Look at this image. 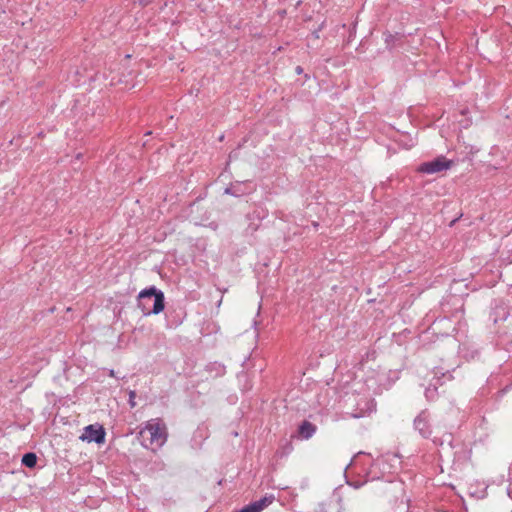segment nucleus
I'll use <instances>...</instances> for the list:
<instances>
[{"instance_id":"20e7f679","label":"nucleus","mask_w":512,"mask_h":512,"mask_svg":"<svg viewBox=\"0 0 512 512\" xmlns=\"http://www.w3.org/2000/svg\"><path fill=\"white\" fill-rule=\"evenodd\" d=\"M454 162L447 159L445 156L440 155L432 161L421 163L417 167V172L422 174H435L450 169Z\"/></svg>"},{"instance_id":"4468645a","label":"nucleus","mask_w":512,"mask_h":512,"mask_svg":"<svg viewBox=\"0 0 512 512\" xmlns=\"http://www.w3.org/2000/svg\"><path fill=\"white\" fill-rule=\"evenodd\" d=\"M225 193L227 194H231L233 196H239L240 193H239V189H237V187H230V188H227L225 190Z\"/></svg>"},{"instance_id":"f3484780","label":"nucleus","mask_w":512,"mask_h":512,"mask_svg":"<svg viewBox=\"0 0 512 512\" xmlns=\"http://www.w3.org/2000/svg\"><path fill=\"white\" fill-rule=\"evenodd\" d=\"M442 376H443V377L448 376V378H449V379H451V378H452V376H451V374H450L449 372H448V373H443V374H442Z\"/></svg>"},{"instance_id":"423d86ee","label":"nucleus","mask_w":512,"mask_h":512,"mask_svg":"<svg viewBox=\"0 0 512 512\" xmlns=\"http://www.w3.org/2000/svg\"><path fill=\"white\" fill-rule=\"evenodd\" d=\"M105 430L100 425H88L84 428L83 434L80 436L82 441L95 442L101 444L105 442Z\"/></svg>"},{"instance_id":"dca6fc26","label":"nucleus","mask_w":512,"mask_h":512,"mask_svg":"<svg viewBox=\"0 0 512 512\" xmlns=\"http://www.w3.org/2000/svg\"><path fill=\"white\" fill-rule=\"evenodd\" d=\"M295 72L299 75L303 73V68L301 66H296Z\"/></svg>"},{"instance_id":"9b49d317","label":"nucleus","mask_w":512,"mask_h":512,"mask_svg":"<svg viewBox=\"0 0 512 512\" xmlns=\"http://www.w3.org/2000/svg\"><path fill=\"white\" fill-rule=\"evenodd\" d=\"M236 512H258L256 509V506L252 503H249L248 505H245L241 509H239Z\"/></svg>"},{"instance_id":"ddd939ff","label":"nucleus","mask_w":512,"mask_h":512,"mask_svg":"<svg viewBox=\"0 0 512 512\" xmlns=\"http://www.w3.org/2000/svg\"><path fill=\"white\" fill-rule=\"evenodd\" d=\"M135 397H136V392L135 391H130L129 392V405L131 408H134L136 406V402H135Z\"/></svg>"},{"instance_id":"f8f14e48","label":"nucleus","mask_w":512,"mask_h":512,"mask_svg":"<svg viewBox=\"0 0 512 512\" xmlns=\"http://www.w3.org/2000/svg\"><path fill=\"white\" fill-rule=\"evenodd\" d=\"M325 26V22L323 21L319 27L317 29H315L312 33H311V36L313 39L315 40H318L320 38V31L324 28Z\"/></svg>"},{"instance_id":"0eeeda50","label":"nucleus","mask_w":512,"mask_h":512,"mask_svg":"<svg viewBox=\"0 0 512 512\" xmlns=\"http://www.w3.org/2000/svg\"><path fill=\"white\" fill-rule=\"evenodd\" d=\"M317 431V426L308 420L302 421L298 428L297 433L293 437H297L301 440L310 439Z\"/></svg>"},{"instance_id":"6e6552de","label":"nucleus","mask_w":512,"mask_h":512,"mask_svg":"<svg viewBox=\"0 0 512 512\" xmlns=\"http://www.w3.org/2000/svg\"><path fill=\"white\" fill-rule=\"evenodd\" d=\"M275 500V496L273 494H267L261 499L254 501L253 504L256 506L258 512L263 511L266 507L272 504Z\"/></svg>"},{"instance_id":"1a4fd4ad","label":"nucleus","mask_w":512,"mask_h":512,"mask_svg":"<svg viewBox=\"0 0 512 512\" xmlns=\"http://www.w3.org/2000/svg\"><path fill=\"white\" fill-rule=\"evenodd\" d=\"M22 465L28 468H34L37 464V456L33 452H27L22 456Z\"/></svg>"},{"instance_id":"7ed1b4c3","label":"nucleus","mask_w":512,"mask_h":512,"mask_svg":"<svg viewBox=\"0 0 512 512\" xmlns=\"http://www.w3.org/2000/svg\"><path fill=\"white\" fill-rule=\"evenodd\" d=\"M377 492L380 496L387 498L390 502H398L404 499V483L396 480H381L377 485Z\"/></svg>"},{"instance_id":"f03ea898","label":"nucleus","mask_w":512,"mask_h":512,"mask_svg":"<svg viewBox=\"0 0 512 512\" xmlns=\"http://www.w3.org/2000/svg\"><path fill=\"white\" fill-rule=\"evenodd\" d=\"M137 307L145 316L159 314L165 308L164 293L155 286L143 289L138 294Z\"/></svg>"},{"instance_id":"9d476101","label":"nucleus","mask_w":512,"mask_h":512,"mask_svg":"<svg viewBox=\"0 0 512 512\" xmlns=\"http://www.w3.org/2000/svg\"><path fill=\"white\" fill-rule=\"evenodd\" d=\"M452 439H453L452 434L446 433L443 435L442 438L434 437L433 443L437 446H442L444 444V442H447L450 445L452 443Z\"/></svg>"},{"instance_id":"f257e3e1","label":"nucleus","mask_w":512,"mask_h":512,"mask_svg":"<svg viewBox=\"0 0 512 512\" xmlns=\"http://www.w3.org/2000/svg\"><path fill=\"white\" fill-rule=\"evenodd\" d=\"M139 437L144 447L155 450L167 441V427L160 419H152L140 430Z\"/></svg>"},{"instance_id":"39448f33","label":"nucleus","mask_w":512,"mask_h":512,"mask_svg":"<svg viewBox=\"0 0 512 512\" xmlns=\"http://www.w3.org/2000/svg\"><path fill=\"white\" fill-rule=\"evenodd\" d=\"M414 429L423 438H430L432 435V429L430 425V414L427 410H422L414 419Z\"/></svg>"},{"instance_id":"a211bd4d","label":"nucleus","mask_w":512,"mask_h":512,"mask_svg":"<svg viewBox=\"0 0 512 512\" xmlns=\"http://www.w3.org/2000/svg\"><path fill=\"white\" fill-rule=\"evenodd\" d=\"M355 418H359V417H362L363 415L362 414H354L353 415Z\"/></svg>"},{"instance_id":"2eb2a0df","label":"nucleus","mask_w":512,"mask_h":512,"mask_svg":"<svg viewBox=\"0 0 512 512\" xmlns=\"http://www.w3.org/2000/svg\"><path fill=\"white\" fill-rule=\"evenodd\" d=\"M213 366H215V371L217 372V375H223L225 373V367L223 365L214 364Z\"/></svg>"}]
</instances>
